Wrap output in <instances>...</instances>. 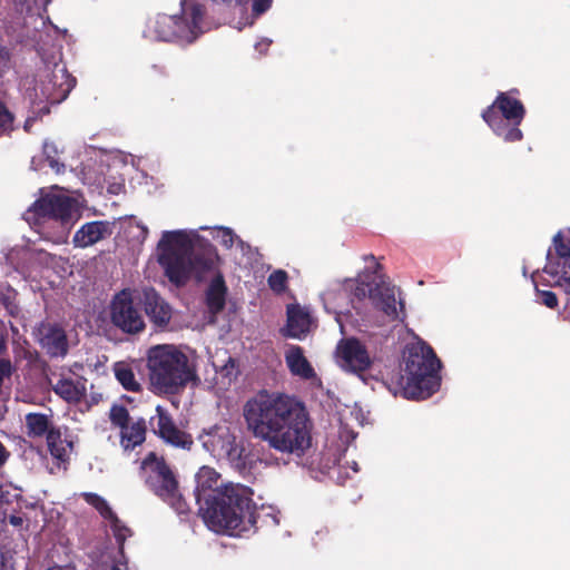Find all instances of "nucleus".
Wrapping results in <instances>:
<instances>
[{
    "label": "nucleus",
    "instance_id": "14",
    "mask_svg": "<svg viewBox=\"0 0 570 570\" xmlns=\"http://www.w3.org/2000/svg\"><path fill=\"white\" fill-rule=\"evenodd\" d=\"M110 317L114 325L121 331L134 334L145 328L144 317L134 304L130 291L118 293L110 305Z\"/></svg>",
    "mask_w": 570,
    "mask_h": 570
},
{
    "label": "nucleus",
    "instance_id": "43",
    "mask_svg": "<svg viewBox=\"0 0 570 570\" xmlns=\"http://www.w3.org/2000/svg\"><path fill=\"white\" fill-rule=\"evenodd\" d=\"M501 125L508 131L512 130L514 127L519 128V126H520V125H512V124L508 122L505 119L504 120L501 119Z\"/></svg>",
    "mask_w": 570,
    "mask_h": 570
},
{
    "label": "nucleus",
    "instance_id": "24",
    "mask_svg": "<svg viewBox=\"0 0 570 570\" xmlns=\"http://www.w3.org/2000/svg\"><path fill=\"white\" fill-rule=\"evenodd\" d=\"M52 389L65 401L77 403L86 395L87 380L75 373L62 374Z\"/></svg>",
    "mask_w": 570,
    "mask_h": 570
},
{
    "label": "nucleus",
    "instance_id": "41",
    "mask_svg": "<svg viewBox=\"0 0 570 570\" xmlns=\"http://www.w3.org/2000/svg\"><path fill=\"white\" fill-rule=\"evenodd\" d=\"M350 413L351 415L353 416L354 421L360 424V425H363V423L365 422V414L363 412V410L361 407H358L357 405H355L353 409H350Z\"/></svg>",
    "mask_w": 570,
    "mask_h": 570
},
{
    "label": "nucleus",
    "instance_id": "18",
    "mask_svg": "<svg viewBox=\"0 0 570 570\" xmlns=\"http://www.w3.org/2000/svg\"><path fill=\"white\" fill-rule=\"evenodd\" d=\"M20 493L18 489L10 485L0 487V523H10L18 531L30 530L21 508L9 509L13 500H18Z\"/></svg>",
    "mask_w": 570,
    "mask_h": 570
},
{
    "label": "nucleus",
    "instance_id": "35",
    "mask_svg": "<svg viewBox=\"0 0 570 570\" xmlns=\"http://www.w3.org/2000/svg\"><path fill=\"white\" fill-rule=\"evenodd\" d=\"M115 377L121 386L130 392H138L141 387L139 381L136 379L131 364L127 362H117L112 367Z\"/></svg>",
    "mask_w": 570,
    "mask_h": 570
},
{
    "label": "nucleus",
    "instance_id": "44",
    "mask_svg": "<svg viewBox=\"0 0 570 570\" xmlns=\"http://www.w3.org/2000/svg\"><path fill=\"white\" fill-rule=\"evenodd\" d=\"M7 451L6 449L3 448V445L0 443V465L4 463V461L7 460Z\"/></svg>",
    "mask_w": 570,
    "mask_h": 570
},
{
    "label": "nucleus",
    "instance_id": "20",
    "mask_svg": "<svg viewBox=\"0 0 570 570\" xmlns=\"http://www.w3.org/2000/svg\"><path fill=\"white\" fill-rule=\"evenodd\" d=\"M212 236L225 249L230 252L235 261L242 263L244 259H250L253 256L252 247L245 243L232 228L225 226H215L210 228Z\"/></svg>",
    "mask_w": 570,
    "mask_h": 570
},
{
    "label": "nucleus",
    "instance_id": "23",
    "mask_svg": "<svg viewBox=\"0 0 570 570\" xmlns=\"http://www.w3.org/2000/svg\"><path fill=\"white\" fill-rule=\"evenodd\" d=\"M112 234V224L105 220H96L83 224L73 235L75 247L86 248L108 238Z\"/></svg>",
    "mask_w": 570,
    "mask_h": 570
},
{
    "label": "nucleus",
    "instance_id": "1",
    "mask_svg": "<svg viewBox=\"0 0 570 570\" xmlns=\"http://www.w3.org/2000/svg\"><path fill=\"white\" fill-rule=\"evenodd\" d=\"M244 417L253 434L276 451L301 456L311 446L307 412L293 397L259 393L245 404Z\"/></svg>",
    "mask_w": 570,
    "mask_h": 570
},
{
    "label": "nucleus",
    "instance_id": "46",
    "mask_svg": "<svg viewBox=\"0 0 570 570\" xmlns=\"http://www.w3.org/2000/svg\"><path fill=\"white\" fill-rule=\"evenodd\" d=\"M46 570H75V568L71 566H53Z\"/></svg>",
    "mask_w": 570,
    "mask_h": 570
},
{
    "label": "nucleus",
    "instance_id": "26",
    "mask_svg": "<svg viewBox=\"0 0 570 570\" xmlns=\"http://www.w3.org/2000/svg\"><path fill=\"white\" fill-rule=\"evenodd\" d=\"M17 507L21 508L24 519L30 529H36L41 525L53 521L56 517H59V511L56 508L46 510L43 505H40L37 501L23 500L19 497L17 500Z\"/></svg>",
    "mask_w": 570,
    "mask_h": 570
},
{
    "label": "nucleus",
    "instance_id": "27",
    "mask_svg": "<svg viewBox=\"0 0 570 570\" xmlns=\"http://www.w3.org/2000/svg\"><path fill=\"white\" fill-rule=\"evenodd\" d=\"M313 326V320L309 312L299 305L287 307V335L301 340Z\"/></svg>",
    "mask_w": 570,
    "mask_h": 570
},
{
    "label": "nucleus",
    "instance_id": "48",
    "mask_svg": "<svg viewBox=\"0 0 570 570\" xmlns=\"http://www.w3.org/2000/svg\"><path fill=\"white\" fill-rule=\"evenodd\" d=\"M4 567V557L3 553L0 551V570H3Z\"/></svg>",
    "mask_w": 570,
    "mask_h": 570
},
{
    "label": "nucleus",
    "instance_id": "42",
    "mask_svg": "<svg viewBox=\"0 0 570 570\" xmlns=\"http://www.w3.org/2000/svg\"><path fill=\"white\" fill-rule=\"evenodd\" d=\"M272 41L269 39H261L259 41H257L255 43V49L259 52V53H264L265 51H267V49L269 48Z\"/></svg>",
    "mask_w": 570,
    "mask_h": 570
},
{
    "label": "nucleus",
    "instance_id": "3",
    "mask_svg": "<svg viewBox=\"0 0 570 570\" xmlns=\"http://www.w3.org/2000/svg\"><path fill=\"white\" fill-rule=\"evenodd\" d=\"M228 8L230 23L238 30L250 26L254 19L267 11L273 0H213ZM212 28L207 13V0H180V13L158 14L150 20L146 37L161 41L194 42Z\"/></svg>",
    "mask_w": 570,
    "mask_h": 570
},
{
    "label": "nucleus",
    "instance_id": "51",
    "mask_svg": "<svg viewBox=\"0 0 570 570\" xmlns=\"http://www.w3.org/2000/svg\"><path fill=\"white\" fill-rule=\"evenodd\" d=\"M3 347H4L3 340L0 337V352L3 350Z\"/></svg>",
    "mask_w": 570,
    "mask_h": 570
},
{
    "label": "nucleus",
    "instance_id": "34",
    "mask_svg": "<svg viewBox=\"0 0 570 570\" xmlns=\"http://www.w3.org/2000/svg\"><path fill=\"white\" fill-rule=\"evenodd\" d=\"M43 161H47L49 167L56 173H60L63 169V164L59 163L58 148L52 142L46 141L43 144V150L41 155L35 156L31 160V168L33 170H41Z\"/></svg>",
    "mask_w": 570,
    "mask_h": 570
},
{
    "label": "nucleus",
    "instance_id": "33",
    "mask_svg": "<svg viewBox=\"0 0 570 570\" xmlns=\"http://www.w3.org/2000/svg\"><path fill=\"white\" fill-rule=\"evenodd\" d=\"M121 445L127 450H132L145 441L146 426L141 420L132 421L121 429Z\"/></svg>",
    "mask_w": 570,
    "mask_h": 570
},
{
    "label": "nucleus",
    "instance_id": "2",
    "mask_svg": "<svg viewBox=\"0 0 570 570\" xmlns=\"http://www.w3.org/2000/svg\"><path fill=\"white\" fill-rule=\"evenodd\" d=\"M195 497L200 515L214 532L240 535L256 523V507L249 488L219 484L215 469L204 465L196 473Z\"/></svg>",
    "mask_w": 570,
    "mask_h": 570
},
{
    "label": "nucleus",
    "instance_id": "40",
    "mask_svg": "<svg viewBox=\"0 0 570 570\" xmlns=\"http://www.w3.org/2000/svg\"><path fill=\"white\" fill-rule=\"evenodd\" d=\"M540 303L549 308L558 306V298L553 292L550 291H538Z\"/></svg>",
    "mask_w": 570,
    "mask_h": 570
},
{
    "label": "nucleus",
    "instance_id": "5",
    "mask_svg": "<svg viewBox=\"0 0 570 570\" xmlns=\"http://www.w3.org/2000/svg\"><path fill=\"white\" fill-rule=\"evenodd\" d=\"M23 217L43 239L53 244H65L71 228L80 218V206L76 198L61 190H41V197Z\"/></svg>",
    "mask_w": 570,
    "mask_h": 570
},
{
    "label": "nucleus",
    "instance_id": "9",
    "mask_svg": "<svg viewBox=\"0 0 570 570\" xmlns=\"http://www.w3.org/2000/svg\"><path fill=\"white\" fill-rule=\"evenodd\" d=\"M76 80L72 78L65 65L57 61L46 65L39 73L33 88L27 89V98L30 104H59L67 98L75 87Z\"/></svg>",
    "mask_w": 570,
    "mask_h": 570
},
{
    "label": "nucleus",
    "instance_id": "15",
    "mask_svg": "<svg viewBox=\"0 0 570 570\" xmlns=\"http://www.w3.org/2000/svg\"><path fill=\"white\" fill-rule=\"evenodd\" d=\"M556 257L548 254L544 273L552 277L553 285L570 294V246L563 242L561 232L553 237Z\"/></svg>",
    "mask_w": 570,
    "mask_h": 570
},
{
    "label": "nucleus",
    "instance_id": "47",
    "mask_svg": "<svg viewBox=\"0 0 570 570\" xmlns=\"http://www.w3.org/2000/svg\"><path fill=\"white\" fill-rule=\"evenodd\" d=\"M138 227L141 229L140 237L142 239H145L147 237V235H148V228L146 226H144V225H138Z\"/></svg>",
    "mask_w": 570,
    "mask_h": 570
},
{
    "label": "nucleus",
    "instance_id": "13",
    "mask_svg": "<svg viewBox=\"0 0 570 570\" xmlns=\"http://www.w3.org/2000/svg\"><path fill=\"white\" fill-rule=\"evenodd\" d=\"M334 360L342 371L354 374L364 381V374L374 366L375 354L360 338L348 336L337 342Z\"/></svg>",
    "mask_w": 570,
    "mask_h": 570
},
{
    "label": "nucleus",
    "instance_id": "30",
    "mask_svg": "<svg viewBox=\"0 0 570 570\" xmlns=\"http://www.w3.org/2000/svg\"><path fill=\"white\" fill-rule=\"evenodd\" d=\"M338 439L340 442L337 444L332 442L327 448L326 455L328 456V462L324 464V468L327 470L341 464L343 454L347 451L350 444L355 439V434L353 431L343 428L340 432Z\"/></svg>",
    "mask_w": 570,
    "mask_h": 570
},
{
    "label": "nucleus",
    "instance_id": "11",
    "mask_svg": "<svg viewBox=\"0 0 570 570\" xmlns=\"http://www.w3.org/2000/svg\"><path fill=\"white\" fill-rule=\"evenodd\" d=\"M141 471L146 483L156 495L161 498L178 513H183L186 510L185 501L178 490V482L161 458H157L155 453L150 452L141 462Z\"/></svg>",
    "mask_w": 570,
    "mask_h": 570
},
{
    "label": "nucleus",
    "instance_id": "29",
    "mask_svg": "<svg viewBox=\"0 0 570 570\" xmlns=\"http://www.w3.org/2000/svg\"><path fill=\"white\" fill-rule=\"evenodd\" d=\"M285 361L291 373L304 380L315 377V372L299 346L292 345L285 352Z\"/></svg>",
    "mask_w": 570,
    "mask_h": 570
},
{
    "label": "nucleus",
    "instance_id": "28",
    "mask_svg": "<svg viewBox=\"0 0 570 570\" xmlns=\"http://www.w3.org/2000/svg\"><path fill=\"white\" fill-rule=\"evenodd\" d=\"M26 262L21 266V273L26 275V277L35 279L38 274V267H55L60 257L51 255L42 249H29L24 253Z\"/></svg>",
    "mask_w": 570,
    "mask_h": 570
},
{
    "label": "nucleus",
    "instance_id": "19",
    "mask_svg": "<svg viewBox=\"0 0 570 570\" xmlns=\"http://www.w3.org/2000/svg\"><path fill=\"white\" fill-rule=\"evenodd\" d=\"M219 261L216 249L212 246L202 252L194 250L190 259L191 266L187 272V279L193 276L198 279H204L208 276L214 278L216 275H222L219 273Z\"/></svg>",
    "mask_w": 570,
    "mask_h": 570
},
{
    "label": "nucleus",
    "instance_id": "37",
    "mask_svg": "<svg viewBox=\"0 0 570 570\" xmlns=\"http://www.w3.org/2000/svg\"><path fill=\"white\" fill-rule=\"evenodd\" d=\"M267 282L272 291L275 293H282L286 289L287 274L282 269L274 271L268 276Z\"/></svg>",
    "mask_w": 570,
    "mask_h": 570
},
{
    "label": "nucleus",
    "instance_id": "49",
    "mask_svg": "<svg viewBox=\"0 0 570 570\" xmlns=\"http://www.w3.org/2000/svg\"><path fill=\"white\" fill-rule=\"evenodd\" d=\"M31 121H32V119H31V118H28V119L26 120V122H24V129H26V130H29V128H30V126H31Z\"/></svg>",
    "mask_w": 570,
    "mask_h": 570
},
{
    "label": "nucleus",
    "instance_id": "32",
    "mask_svg": "<svg viewBox=\"0 0 570 570\" xmlns=\"http://www.w3.org/2000/svg\"><path fill=\"white\" fill-rule=\"evenodd\" d=\"M26 431L31 438H48L51 431H56L52 426L50 415L45 413H28L26 415Z\"/></svg>",
    "mask_w": 570,
    "mask_h": 570
},
{
    "label": "nucleus",
    "instance_id": "4",
    "mask_svg": "<svg viewBox=\"0 0 570 570\" xmlns=\"http://www.w3.org/2000/svg\"><path fill=\"white\" fill-rule=\"evenodd\" d=\"M366 266L356 278L330 282L321 293L324 308L336 315L350 313V306L357 309L356 303L366 297L373 306L391 318L399 317L402 302L396 298V288L381 273V266L373 256L366 257Z\"/></svg>",
    "mask_w": 570,
    "mask_h": 570
},
{
    "label": "nucleus",
    "instance_id": "36",
    "mask_svg": "<svg viewBox=\"0 0 570 570\" xmlns=\"http://www.w3.org/2000/svg\"><path fill=\"white\" fill-rule=\"evenodd\" d=\"M47 442L49 450L55 458L61 461L67 458L68 452L71 449V444L61 440L59 431H51L48 435Z\"/></svg>",
    "mask_w": 570,
    "mask_h": 570
},
{
    "label": "nucleus",
    "instance_id": "6",
    "mask_svg": "<svg viewBox=\"0 0 570 570\" xmlns=\"http://www.w3.org/2000/svg\"><path fill=\"white\" fill-rule=\"evenodd\" d=\"M147 367L150 384L158 393L175 394L189 384H200L196 366L181 346H151L147 352Z\"/></svg>",
    "mask_w": 570,
    "mask_h": 570
},
{
    "label": "nucleus",
    "instance_id": "25",
    "mask_svg": "<svg viewBox=\"0 0 570 570\" xmlns=\"http://www.w3.org/2000/svg\"><path fill=\"white\" fill-rule=\"evenodd\" d=\"M145 312L156 327L164 328L171 318V307L154 291L144 292Z\"/></svg>",
    "mask_w": 570,
    "mask_h": 570
},
{
    "label": "nucleus",
    "instance_id": "39",
    "mask_svg": "<svg viewBox=\"0 0 570 570\" xmlns=\"http://www.w3.org/2000/svg\"><path fill=\"white\" fill-rule=\"evenodd\" d=\"M12 115L10 111L0 104V135L11 129L12 127Z\"/></svg>",
    "mask_w": 570,
    "mask_h": 570
},
{
    "label": "nucleus",
    "instance_id": "7",
    "mask_svg": "<svg viewBox=\"0 0 570 570\" xmlns=\"http://www.w3.org/2000/svg\"><path fill=\"white\" fill-rule=\"evenodd\" d=\"M401 386L406 399L424 400L440 386V361L430 346L417 340L404 351Z\"/></svg>",
    "mask_w": 570,
    "mask_h": 570
},
{
    "label": "nucleus",
    "instance_id": "31",
    "mask_svg": "<svg viewBox=\"0 0 570 570\" xmlns=\"http://www.w3.org/2000/svg\"><path fill=\"white\" fill-rule=\"evenodd\" d=\"M227 287L225 285V281L223 275H216L212 278L207 293L206 301L209 311L213 314L220 312L225 306Z\"/></svg>",
    "mask_w": 570,
    "mask_h": 570
},
{
    "label": "nucleus",
    "instance_id": "8",
    "mask_svg": "<svg viewBox=\"0 0 570 570\" xmlns=\"http://www.w3.org/2000/svg\"><path fill=\"white\" fill-rule=\"evenodd\" d=\"M198 239L197 230L176 229L161 233L156 248V257L165 274L175 284L187 281L191 254Z\"/></svg>",
    "mask_w": 570,
    "mask_h": 570
},
{
    "label": "nucleus",
    "instance_id": "10",
    "mask_svg": "<svg viewBox=\"0 0 570 570\" xmlns=\"http://www.w3.org/2000/svg\"><path fill=\"white\" fill-rule=\"evenodd\" d=\"M524 115L523 105L512 96V92H500L492 105L482 112V118L495 136L504 141L514 142L522 139V131L517 127L510 131L505 130L501 125V119H505L512 125H520Z\"/></svg>",
    "mask_w": 570,
    "mask_h": 570
},
{
    "label": "nucleus",
    "instance_id": "45",
    "mask_svg": "<svg viewBox=\"0 0 570 570\" xmlns=\"http://www.w3.org/2000/svg\"><path fill=\"white\" fill-rule=\"evenodd\" d=\"M110 570H128V567L125 562L115 563Z\"/></svg>",
    "mask_w": 570,
    "mask_h": 570
},
{
    "label": "nucleus",
    "instance_id": "21",
    "mask_svg": "<svg viewBox=\"0 0 570 570\" xmlns=\"http://www.w3.org/2000/svg\"><path fill=\"white\" fill-rule=\"evenodd\" d=\"M37 338L51 356H63L68 351V343L65 331L57 324L42 323L37 328Z\"/></svg>",
    "mask_w": 570,
    "mask_h": 570
},
{
    "label": "nucleus",
    "instance_id": "50",
    "mask_svg": "<svg viewBox=\"0 0 570 570\" xmlns=\"http://www.w3.org/2000/svg\"><path fill=\"white\" fill-rule=\"evenodd\" d=\"M351 468H352L354 473H356L358 471L357 463L354 462V461L352 462Z\"/></svg>",
    "mask_w": 570,
    "mask_h": 570
},
{
    "label": "nucleus",
    "instance_id": "16",
    "mask_svg": "<svg viewBox=\"0 0 570 570\" xmlns=\"http://www.w3.org/2000/svg\"><path fill=\"white\" fill-rule=\"evenodd\" d=\"M82 495L86 502L92 505L104 518L106 527L112 532L121 552L125 540L131 535V530L117 518L104 498L95 493H83Z\"/></svg>",
    "mask_w": 570,
    "mask_h": 570
},
{
    "label": "nucleus",
    "instance_id": "12",
    "mask_svg": "<svg viewBox=\"0 0 570 570\" xmlns=\"http://www.w3.org/2000/svg\"><path fill=\"white\" fill-rule=\"evenodd\" d=\"M199 441L203 448L214 458L218 460L226 459L238 470L246 466V451L227 424L215 425L204 431L199 435Z\"/></svg>",
    "mask_w": 570,
    "mask_h": 570
},
{
    "label": "nucleus",
    "instance_id": "38",
    "mask_svg": "<svg viewBox=\"0 0 570 570\" xmlns=\"http://www.w3.org/2000/svg\"><path fill=\"white\" fill-rule=\"evenodd\" d=\"M110 420L115 425L119 426L120 429L124 425H127L128 423L132 422L129 419L128 411L126 410V407L121 405H114L110 409Z\"/></svg>",
    "mask_w": 570,
    "mask_h": 570
},
{
    "label": "nucleus",
    "instance_id": "22",
    "mask_svg": "<svg viewBox=\"0 0 570 570\" xmlns=\"http://www.w3.org/2000/svg\"><path fill=\"white\" fill-rule=\"evenodd\" d=\"M210 366L212 370H206L204 379L206 387L217 394L227 391L238 374L235 360L228 356L222 367L217 368L214 363Z\"/></svg>",
    "mask_w": 570,
    "mask_h": 570
},
{
    "label": "nucleus",
    "instance_id": "17",
    "mask_svg": "<svg viewBox=\"0 0 570 570\" xmlns=\"http://www.w3.org/2000/svg\"><path fill=\"white\" fill-rule=\"evenodd\" d=\"M151 425L163 440L174 446L186 449L193 443L188 434L175 426L160 405L156 407V415L151 417Z\"/></svg>",
    "mask_w": 570,
    "mask_h": 570
}]
</instances>
